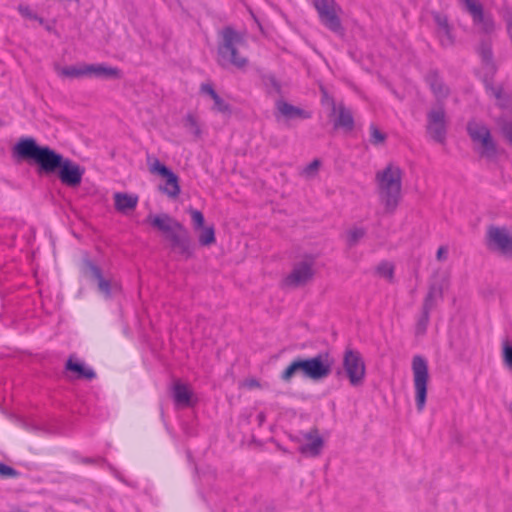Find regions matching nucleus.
<instances>
[{
	"label": "nucleus",
	"instance_id": "4468645a",
	"mask_svg": "<svg viewBox=\"0 0 512 512\" xmlns=\"http://www.w3.org/2000/svg\"><path fill=\"white\" fill-rule=\"evenodd\" d=\"M242 42V37L231 28L223 31V42L219 47L222 58L231 64H244V59L238 57L237 46Z\"/></svg>",
	"mask_w": 512,
	"mask_h": 512
},
{
	"label": "nucleus",
	"instance_id": "37998d69",
	"mask_svg": "<svg viewBox=\"0 0 512 512\" xmlns=\"http://www.w3.org/2000/svg\"><path fill=\"white\" fill-rule=\"evenodd\" d=\"M318 166H319V163L317 161L313 162L310 166H309V169L311 170H317L318 169Z\"/></svg>",
	"mask_w": 512,
	"mask_h": 512
},
{
	"label": "nucleus",
	"instance_id": "412c9836",
	"mask_svg": "<svg viewBox=\"0 0 512 512\" xmlns=\"http://www.w3.org/2000/svg\"><path fill=\"white\" fill-rule=\"evenodd\" d=\"M91 68L94 66H54V71L57 76L63 79H80L91 75Z\"/></svg>",
	"mask_w": 512,
	"mask_h": 512
},
{
	"label": "nucleus",
	"instance_id": "393cba45",
	"mask_svg": "<svg viewBox=\"0 0 512 512\" xmlns=\"http://www.w3.org/2000/svg\"><path fill=\"white\" fill-rule=\"evenodd\" d=\"M184 127L196 139H200L203 135V125L199 117L195 114H188L184 118Z\"/></svg>",
	"mask_w": 512,
	"mask_h": 512
},
{
	"label": "nucleus",
	"instance_id": "b1692460",
	"mask_svg": "<svg viewBox=\"0 0 512 512\" xmlns=\"http://www.w3.org/2000/svg\"><path fill=\"white\" fill-rule=\"evenodd\" d=\"M121 70L117 67L112 66H94L91 68L90 78H103V79H112V78H120Z\"/></svg>",
	"mask_w": 512,
	"mask_h": 512
},
{
	"label": "nucleus",
	"instance_id": "a19ab883",
	"mask_svg": "<svg viewBox=\"0 0 512 512\" xmlns=\"http://www.w3.org/2000/svg\"><path fill=\"white\" fill-rule=\"evenodd\" d=\"M147 222H149L155 229L160 230V214H150L147 217Z\"/></svg>",
	"mask_w": 512,
	"mask_h": 512
},
{
	"label": "nucleus",
	"instance_id": "e433bc0d",
	"mask_svg": "<svg viewBox=\"0 0 512 512\" xmlns=\"http://www.w3.org/2000/svg\"><path fill=\"white\" fill-rule=\"evenodd\" d=\"M428 326V316L424 314L415 324V333L417 335H423L426 332Z\"/></svg>",
	"mask_w": 512,
	"mask_h": 512
},
{
	"label": "nucleus",
	"instance_id": "ddd939ff",
	"mask_svg": "<svg viewBox=\"0 0 512 512\" xmlns=\"http://www.w3.org/2000/svg\"><path fill=\"white\" fill-rule=\"evenodd\" d=\"M172 400L177 408L191 409L199 403V396L193 386L185 381L176 379L170 387Z\"/></svg>",
	"mask_w": 512,
	"mask_h": 512
},
{
	"label": "nucleus",
	"instance_id": "9d476101",
	"mask_svg": "<svg viewBox=\"0 0 512 512\" xmlns=\"http://www.w3.org/2000/svg\"><path fill=\"white\" fill-rule=\"evenodd\" d=\"M297 444L301 455L306 458H318L325 448L326 437L320 429L312 427L300 433Z\"/></svg>",
	"mask_w": 512,
	"mask_h": 512
},
{
	"label": "nucleus",
	"instance_id": "39448f33",
	"mask_svg": "<svg viewBox=\"0 0 512 512\" xmlns=\"http://www.w3.org/2000/svg\"><path fill=\"white\" fill-rule=\"evenodd\" d=\"M187 214L197 248L210 250L215 247L218 243L215 224L209 220L201 210L194 207H189Z\"/></svg>",
	"mask_w": 512,
	"mask_h": 512
},
{
	"label": "nucleus",
	"instance_id": "f03ea898",
	"mask_svg": "<svg viewBox=\"0 0 512 512\" xmlns=\"http://www.w3.org/2000/svg\"><path fill=\"white\" fill-rule=\"evenodd\" d=\"M403 171L395 163H388L380 168L375 175L377 193L380 204L388 211H394L402 199Z\"/></svg>",
	"mask_w": 512,
	"mask_h": 512
},
{
	"label": "nucleus",
	"instance_id": "9b49d317",
	"mask_svg": "<svg viewBox=\"0 0 512 512\" xmlns=\"http://www.w3.org/2000/svg\"><path fill=\"white\" fill-rule=\"evenodd\" d=\"M80 272L85 278L97 283L99 293L106 299H110L113 293L119 290L116 283L104 278L101 268L88 255L81 259Z\"/></svg>",
	"mask_w": 512,
	"mask_h": 512
},
{
	"label": "nucleus",
	"instance_id": "423d86ee",
	"mask_svg": "<svg viewBox=\"0 0 512 512\" xmlns=\"http://www.w3.org/2000/svg\"><path fill=\"white\" fill-rule=\"evenodd\" d=\"M162 240L173 252L185 257L192 255L188 232L183 223L173 217H162Z\"/></svg>",
	"mask_w": 512,
	"mask_h": 512
},
{
	"label": "nucleus",
	"instance_id": "4c0bfd02",
	"mask_svg": "<svg viewBox=\"0 0 512 512\" xmlns=\"http://www.w3.org/2000/svg\"><path fill=\"white\" fill-rule=\"evenodd\" d=\"M437 35H438L439 40L443 46H448V45L452 44L453 40H452V37L450 34L449 27L446 28V31L445 30H437Z\"/></svg>",
	"mask_w": 512,
	"mask_h": 512
},
{
	"label": "nucleus",
	"instance_id": "cd10ccee",
	"mask_svg": "<svg viewBox=\"0 0 512 512\" xmlns=\"http://www.w3.org/2000/svg\"><path fill=\"white\" fill-rule=\"evenodd\" d=\"M501 359L505 369L512 372V339H505L502 342Z\"/></svg>",
	"mask_w": 512,
	"mask_h": 512
},
{
	"label": "nucleus",
	"instance_id": "a878e982",
	"mask_svg": "<svg viewBox=\"0 0 512 512\" xmlns=\"http://www.w3.org/2000/svg\"><path fill=\"white\" fill-rule=\"evenodd\" d=\"M375 271L378 277L388 282H392L394 279L395 264L387 260L381 261L375 267Z\"/></svg>",
	"mask_w": 512,
	"mask_h": 512
},
{
	"label": "nucleus",
	"instance_id": "58836bf2",
	"mask_svg": "<svg viewBox=\"0 0 512 512\" xmlns=\"http://www.w3.org/2000/svg\"><path fill=\"white\" fill-rule=\"evenodd\" d=\"M266 85L275 92H280L282 89V83L274 76H269L266 78Z\"/></svg>",
	"mask_w": 512,
	"mask_h": 512
},
{
	"label": "nucleus",
	"instance_id": "ea45409f",
	"mask_svg": "<svg viewBox=\"0 0 512 512\" xmlns=\"http://www.w3.org/2000/svg\"><path fill=\"white\" fill-rule=\"evenodd\" d=\"M78 461L82 464H85V465H91V464H98V463H102V462H105V459L101 458V457H98V458H93V457H78Z\"/></svg>",
	"mask_w": 512,
	"mask_h": 512
},
{
	"label": "nucleus",
	"instance_id": "2f4dec72",
	"mask_svg": "<svg viewBox=\"0 0 512 512\" xmlns=\"http://www.w3.org/2000/svg\"><path fill=\"white\" fill-rule=\"evenodd\" d=\"M302 374L301 361L293 362L283 372L282 378L285 381L290 380L295 374Z\"/></svg>",
	"mask_w": 512,
	"mask_h": 512
},
{
	"label": "nucleus",
	"instance_id": "6ab92c4d",
	"mask_svg": "<svg viewBox=\"0 0 512 512\" xmlns=\"http://www.w3.org/2000/svg\"><path fill=\"white\" fill-rule=\"evenodd\" d=\"M428 133L436 141H442L446 131L445 113L441 108L432 110L428 117Z\"/></svg>",
	"mask_w": 512,
	"mask_h": 512
},
{
	"label": "nucleus",
	"instance_id": "0eeeda50",
	"mask_svg": "<svg viewBox=\"0 0 512 512\" xmlns=\"http://www.w3.org/2000/svg\"><path fill=\"white\" fill-rule=\"evenodd\" d=\"M339 374L351 386H361L367 376V365L363 354L354 348H346L341 356Z\"/></svg>",
	"mask_w": 512,
	"mask_h": 512
},
{
	"label": "nucleus",
	"instance_id": "4be33fe9",
	"mask_svg": "<svg viewBox=\"0 0 512 512\" xmlns=\"http://www.w3.org/2000/svg\"><path fill=\"white\" fill-rule=\"evenodd\" d=\"M65 369L75 373L78 379L93 380L96 378V373L92 368L86 367L84 363L74 360L73 356H70L66 361Z\"/></svg>",
	"mask_w": 512,
	"mask_h": 512
},
{
	"label": "nucleus",
	"instance_id": "c756f323",
	"mask_svg": "<svg viewBox=\"0 0 512 512\" xmlns=\"http://www.w3.org/2000/svg\"><path fill=\"white\" fill-rule=\"evenodd\" d=\"M387 134L378 127H372L370 130V142L374 146H383L386 142Z\"/></svg>",
	"mask_w": 512,
	"mask_h": 512
},
{
	"label": "nucleus",
	"instance_id": "72a5a7b5",
	"mask_svg": "<svg viewBox=\"0 0 512 512\" xmlns=\"http://www.w3.org/2000/svg\"><path fill=\"white\" fill-rule=\"evenodd\" d=\"M18 12L20 13V15L24 18H27V19H30V20H36L38 21L40 24H43V19L39 16H37V14H35L29 6L27 5H19L18 6Z\"/></svg>",
	"mask_w": 512,
	"mask_h": 512
},
{
	"label": "nucleus",
	"instance_id": "7ed1b4c3",
	"mask_svg": "<svg viewBox=\"0 0 512 512\" xmlns=\"http://www.w3.org/2000/svg\"><path fill=\"white\" fill-rule=\"evenodd\" d=\"M322 104L327 108L328 124L335 134L350 135L355 130V121L351 111L336 100L327 91H323Z\"/></svg>",
	"mask_w": 512,
	"mask_h": 512
},
{
	"label": "nucleus",
	"instance_id": "a18cd8bd",
	"mask_svg": "<svg viewBox=\"0 0 512 512\" xmlns=\"http://www.w3.org/2000/svg\"><path fill=\"white\" fill-rule=\"evenodd\" d=\"M4 125V122L0 119V127Z\"/></svg>",
	"mask_w": 512,
	"mask_h": 512
},
{
	"label": "nucleus",
	"instance_id": "1a4fd4ad",
	"mask_svg": "<svg viewBox=\"0 0 512 512\" xmlns=\"http://www.w3.org/2000/svg\"><path fill=\"white\" fill-rule=\"evenodd\" d=\"M484 242L487 249L505 259H512V228L491 224L486 228Z\"/></svg>",
	"mask_w": 512,
	"mask_h": 512
},
{
	"label": "nucleus",
	"instance_id": "5701e85b",
	"mask_svg": "<svg viewBox=\"0 0 512 512\" xmlns=\"http://www.w3.org/2000/svg\"><path fill=\"white\" fill-rule=\"evenodd\" d=\"M138 203V196L135 194H128L124 192L114 193V204L117 211L127 213L136 208Z\"/></svg>",
	"mask_w": 512,
	"mask_h": 512
},
{
	"label": "nucleus",
	"instance_id": "f704fd0d",
	"mask_svg": "<svg viewBox=\"0 0 512 512\" xmlns=\"http://www.w3.org/2000/svg\"><path fill=\"white\" fill-rule=\"evenodd\" d=\"M20 475V473L5 463L0 462V477L2 478H16Z\"/></svg>",
	"mask_w": 512,
	"mask_h": 512
},
{
	"label": "nucleus",
	"instance_id": "aec40b11",
	"mask_svg": "<svg viewBox=\"0 0 512 512\" xmlns=\"http://www.w3.org/2000/svg\"><path fill=\"white\" fill-rule=\"evenodd\" d=\"M466 8V10L473 17L475 25H481V28L488 32L494 27L491 19L486 18L483 14L482 5L477 0H459Z\"/></svg>",
	"mask_w": 512,
	"mask_h": 512
},
{
	"label": "nucleus",
	"instance_id": "f3484780",
	"mask_svg": "<svg viewBox=\"0 0 512 512\" xmlns=\"http://www.w3.org/2000/svg\"><path fill=\"white\" fill-rule=\"evenodd\" d=\"M302 375L312 380H321L331 373L332 363L327 358L316 357L301 361Z\"/></svg>",
	"mask_w": 512,
	"mask_h": 512
},
{
	"label": "nucleus",
	"instance_id": "6e6552de",
	"mask_svg": "<svg viewBox=\"0 0 512 512\" xmlns=\"http://www.w3.org/2000/svg\"><path fill=\"white\" fill-rule=\"evenodd\" d=\"M412 386L416 408L422 411L426 405L431 375L426 358L416 355L411 360Z\"/></svg>",
	"mask_w": 512,
	"mask_h": 512
},
{
	"label": "nucleus",
	"instance_id": "20e7f679",
	"mask_svg": "<svg viewBox=\"0 0 512 512\" xmlns=\"http://www.w3.org/2000/svg\"><path fill=\"white\" fill-rule=\"evenodd\" d=\"M317 256L312 253L303 254L282 277L280 285L287 290H295L306 286L316 275Z\"/></svg>",
	"mask_w": 512,
	"mask_h": 512
},
{
	"label": "nucleus",
	"instance_id": "f257e3e1",
	"mask_svg": "<svg viewBox=\"0 0 512 512\" xmlns=\"http://www.w3.org/2000/svg\"><path fill=\"white\" fill-rule=\"evenodd\" d=\"M14 158L37 166L39 175H57L61 183L77 187L82 182L85 169L47 145H40L34 137L23 136L12 148Z\"/></svg>",
	"mask_w": 512,
	"mask_h": 512
},
{
	"label": "nucleus",
	"instance_id": "f8f14e48",
	"mask_svg": "<svg viewBox=\"0 0 512 512\" xmlns=\"http://www.w3.org/2000/svg\"><path fill=\"white\" fill-rule=\"evenodd\" d=\"M313 4L318 12L321 23L329 30L342 34L343 28L339 18L341 8L335 0H314Z\"/></svg>",
	"mask_w": 512,
	"mask_h": 512
},
{
	"label": "nucleus",
	"instance_id": "c85d7f7f",
	"mask_svg": "<svg viewBox=\"0 0 512 512\" xmlns=\"http://www.w3.org/2000/svg\"><path fill=\"white\" fill-rule=\"evenodd\" d=\"M210 109L218 114L230 116L233 113V107L226 97L223 95L218 98L211 106Z\"/></svg>",
	"mask_w": 512,
	"mask_h": 512
},
{
	"label": "nucleus",
	"instance_id": "bb28decb",
	"mask_svg": "<svg viewBox=\"0 0 512 512\" xmlns=\"http://www.w3.org/2000/svg\"><path fill=\"white\" fill-rule=\"evenodd\" d=\"M200 94L205 102L209 104V106H211L221 96V94L216 90L215 86L208 82L201 85Z\"/></svg>",
	"mask_w": 512,
	"mask_h": 512
},
{
	"label": "nucleus",
	"instance_id": "c03bdc74",
	"mask_svg": "<svg viewBox=\"0 0 512 512\" xmlns=\"http://www.w3.org/2000/svg\"><path fill=\"white\" fill-rule=\"evenodd\" d=\"M259 419H260V421H263V420H264V416H263V414H260V415H259Z\"/></svg>",
	"mask_w": 512,
	"mask_h": 512
},
{
	"label": "nucleus",
	"instance_id": "2eb2a0df",
	"mask_svg": "<svg viewBox=\"0 0 512 512\" xmlns=\"http://www.w3.org/2000/svg\"><path fill=\"white\" fill-rule=\"evenodd\" d=\"M275 117L279 121L291 122L308 119L310 118V113L285 98H279L275 101Z\"/></svg>",
	"mask_w": 512,
	"mask_h": 512
},
{
	"label": "nucleus",
	"instance_id": "79ce46f5",
	"mask_svg": "<svg viewBox=\"0 0 512 512\" xmlns=\"http://www.w3.org/2000/svg\"><path fill=\"white\" fill-rule=\"evenodd\" d=\"M436 21H437V30H445L446 31V28L449 27L447 19L445 17L437 16Z\"/></svg>",
	"mask_w": 512,
	"mask_h": 512
},
{
	"label": "nucleus",
	"instance_id": "7c9ffc66",
	"mask_svg": "<svg viewBox=\"0 0 512 512\" xmlns=\"http://www.w3.org/2000/svg\"><path fill=\"white\" fill-rule=\"evenodd\" d=\"M365 235V230L361 227H351L346 232V241L350 245H356Z\"/></svg>",
	"mask_w": 512,
	"mask_h": 512
},
{
	"label": "nucleus",
	"instance_id": "473e14b6",
	"mask_svg": "<svg viewBox=\"0 0 512 512\" xmlns=\"http://www.w3.org/2000/svg\"><path fill=\"white\" fill-rule=\"evenodd\" d=\"M499 129L505 139L512 144V118L502 119L499 124Z\"/></svg>",
	"mask_w": 512,
	"mask_h": 512
},
{
	"label": "nucleus",
	"instance_id": "dca6fc26",
	"mask_svg": "<svg viewBox=\"0 0 512 512\" xmlns=\"http://www.w3.org/2000/svg\"><path fill=\"white\" fill-rule=\"evenodd\" d=\"M468 133L474 142L475 146L482 154H490L494 150V143L491 135L480 122L472 121L468 124Z\"/></svg>",
	"mask_w": 512,
	"mask_h": 512
},
{
	"label": "nucleus",
	"instance_id": "c9c22d12",
	"mask_svg": "<svg viewBox=\"0 0 512 512\" xmlns=\"http://www.w3.org/2000/svg\"><path fill=\"white\" fill-rule=\"evenodd\" d=\"M147 162L151 173L160 175V160L157 157L147 154Z\"/></svg>",
	"mask_w": 512,
	"mask_h": 512
},
{
	"label": "nucleus",
	"instance_id": "a211bd4d",
	"mask_svg": "<svg viewBox=\"0 0 512 512\" xmlns=\"http://www.w3.org/2000/svg\"><path fill=\"white\" fill-rule=\"evenodd\" d=\"M182 192L179 176L170 169L162 166V195L171 201H178Z\"/></svg>",
	"mask_w": 512,
	"mask_h": 512
}]
</instances>
